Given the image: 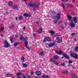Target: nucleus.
Returning <instances> with one entry per match:
<instances>
[{
    "label": "nucleus",
    "mask_w": 78,
    "mask_h": 78,
    "mask_svg": "<svg viewBox=\"0 0 78 78\" xmlns=\"http://www.w3.org/2000/svg\"><path fill=\"white\" fill-rule=\"evenodd\" d=\"M55 36H59V35L58 34H56L55 35Z\"/></svg>",
    "instance_id": "nucleus-54"
},
{
    "label": "nucleus",
    "mask_w": 78,
    "mask_h": 78,
    "mask_svg": "<svg viewBox=\"0 0 78 78\" xmlns=\"http://www.w3.org/2000/svg\"><path fill=\"white\" fill-rule=\"evenodd\" d=\"M35 74L38 76H40L41 74V73L39 71H37L35 72Z\"/></svg>",
    "instance_id": "nucleus-15"
},
{
    "label": "nucleus",
    "mask_w": 78,
    "mask_h": 78,
    "mask_svg": "<svg viewBox=\"0 0 78 78\" xmlns=\"http://www.w3.org/2000/svg\"><path fill=\"white\" fill-rule=\"evenodd\" d=\"M29 5L30 7L31 6H34L35 8H37L39 7V3H33L31 2H30L29 3Z\"/></svg>",
    "instance_id": "nucleus-1"
},
{
    "label": "nucleus",
    "mask_w": 78,
    "mask_h": 78,
    "mask_svg": "<svg viewBox=\"0 0 78 78\" xmlns=\"http://www.w3.org/2000/svg\"><path fill=\"white\" fill-rule=\"evenodd\" d=\"M39 55L41 56H43L44 55V52H41L40 53Z\"/></svg>",
    "instance_id": "nucleus-35"
},
{
    "label": "nucleus",
    "mask_w": 78,
    "mask_h": 78,
    "mask_svg": "<svg viewBox=\"0 0 78 78\" xmlns=\"http://www.w3.org/2000/svg\"><path fill=\"white\" fill-rule=\"evenodd\" d=\"M25 28H26V27L25 26L23 28V30H25Z\"/></svg>",
    "instance_id": "nucleus-57"
},
{
    "label": "nucleus",
    "mask_w": 78,
    "mask_h": 78,
    "mask_svg": "<svg viewBox=\"0 0 78 78\" xmlns=\"http://www.w3.org/2000/svg\"><path fill=\"white\" fill-rule=\"evenodd\" d=\"M54 58L55 59H58V58H59V57L58 55H55Z\"/></svg>",
    "instance_id": "nucleus-24"
},
{
    "label": "nucleus",
    "mask_w": 78,
    "mask_h": 78,
    "mask_svg": "<svg viewBox=\"0 0 78 78\" xmlns=\"http://www.w3.org/2000/svg\"><path fill=\"white\" fill-rule=\"evenodd\" d=\"M62 6L63 9H64V8H65V6H64V4H62Z\"/></svg>",
    "instance_id": "nucleus-45"
},
{
    "label": "nucleus",
    "mask_w": 78,
    "mask_h": 78,
    "mask_svg": "<svg viewBox=\"0 0 78 78\" xmlns=\"http://www.w3.org/2000/svg\"><path fill=\"white\" fill-rule=\"evenodd\" d=\"M14 28V24H13L10 27V29H13V28Z\"/></svg>",
    "instance_id": "nucleus-31"
},
{
    "label": "nucleus",
    "mask_w": 78,
    "mask_h": 78,
    "mask_svg": "<svg viewBox=\"0 0 78 78\" xmlns=\"http://www.w3.org/2000/svg\"><path fill=\"white\" fill-rule=\"evenodd\" d=\"M51 62H54V60H53V58H51Z\"/></svg>",
    "instance_id": "nucleus-47"
},
{
    "label": "nucleus",
    "mask_w": 78,
    "mask_h": 78,
    "mask_svg": "<svg viewBox=\"0 0 78 78\" xmlns=\"http://www.w3.org/2000/svg\"><path fill=\"white\" fill-rule=\"evenodd\" d=\"M13 9H17L18 8V5H14L12 7Z\"/></svg>",
    "instance_id": "nucleus-20"
},
{
    "label": "nucleus",
    "mask_w": 78,
    "mask_h": 78,
    "mask_svg": "<svg viewBox=\"0 0 78 78\" xmlns=\"http://www.w3.org/2000/svg\"><path fill=\"white\" fill-rule=\"evenodd\" d=\"M73 62V61L69 60V64H70L72 63V62Z\"/></svg>",
    "instance_id": "nucleus-39"
},
{
    "label": "nucleus",
    "mask_w": 78,
    "mask_h": 78,
    "mask_svg": "<svg viewBox=\"0 0 78 78\" xmlns=\"http://www.w3.org/2000/svg\"><path fill=\"white\" fill-rule=\"evenodd\" d=\"M12 2H10V6H12Z\"/></svg>",
    "instance_id": "nucleus-46"
},
{
    "label": "nucleus",
    "mask_w": 78,
    "mask_h": 78,
    "mask_svg": "<svg viewBox=\"0 0 78 78\" xmlns=\"http://www.w3.org/2000/svg\"><path fill=\"white\" fill-rule=\"evenodd\" d=\"M71 34L72 36H75V35H76V34L75 33H72Z\"/></svg>",
    "instance_id": "nucleus-40"
},
{
    "label": "nucleus",
    "mask_w": 78,
    "mask_h": 78,
    "mask_svg": "<svg viewBox=\"0 0 78 78\" xmlns=\"http://www.w3.org/2000/svg\"><path fill=\"white\" fill-rule=\"evenodd\" d=\"M34 78H39V77H38L37 76H34Z\"/></svg>",
    "instance_id": "nucleus-52"
},
{
    "label": "nucleus",
    "mask_w": 78,
    "mask_h": 78,
    "mask_svg": "<svg viewBox=\"0 0 78 78\" xmlns=\"http://www.w3.org/2000/svg\"><path fill=\"white\" fill-rule=\"evenodd\" d=\"M20 42H15L14 44V46H16L19 44H20Z\"/></svg>",
    "instance_id": "nucleus-23"
},
{
    "label": "nucleus",
    "mask_w": 78,
    "mask_h": 78,
    "mask_svg": "<svg viewBox=\"0 0 78 78\" xmlns=\"http://www.w3.org/2000/svg\"><path fill=\"white\" fill-rule=\"evenodd\" d=\"M3 36H4V35H3V34H1V36L2 37H3Z\"/></svg>",
    "instance_id": "nucleus-58"
},
{
    "label": "nucleus",
    "mask_w": 78,
    "mask_h": 78,
    "mask_svg": "<svg viewBox=\"0 0 78 78\" xmlns=\"http://www.w3.org/2000/svg\"><path fill=\"white\" fill-rule=\"evenodd\" d=\"M70 25L71 28H74V27H75V23H74L72 21L70 22Z\"/></svg>",
    "instance_id": "nucleus-6"
},
{
    "label": "nucleus",
    "mask_w": 78,
    "mask_h": 78,
    "mask_svg": "<svg viewBox=\"0 0 78 78\" xmlns=\"http://www.w3.org/2000/svg\"><path fill=\"white\" fill-rule=\"evenodd\" d=\"M77 7H78V4L77 5H76Z\"/></svg>",
    "instance_id": "nucleus-64"
},
{
    "label": "nucleus",
    "mask_w": 78,
    "mask_h": 78,
    "mask_svg": "<svg viewBox=\"0 0 78 78\" xmlns=\"http://www.w3.org/2000/svg\"><path fill=\"white\" fill-rule=\"evenodd\" d=\"M9 76H10V74H7L6 75V77H9Z\"/></svg>",
    "instance_id": "nucleus-38"
},
{
    "label": "nucleus",
    "mask_w": 78,
    "mask_h": 78,
    "mask_svg": "<svg viewBox=\"0 0 78 78\" xmlns=\"http://www.w3.org/2000/svg\"><path fill=\"white\" fill-rule=\"evenodd\" d=\"M23 16L25 17V18H27V17H30L31 15L28 13H25L23 14Z\"/></svg>",
    "instance_id": "nucleus-7"
},
{
    "label": "nucleus",
    "mask_w": 78,
    "mask_h": 78,
    "mask_svg": "<svg viewBox=\"0 0 78 78\" xmlns=\"http://www.w3.org/2000/svg\"><path fill=\"white\" fill-rule=\"evenodd\" d=\"M23 19V16H20L18 18V19H19V20H22Z\"/></svg>",
    "instance_id": "nucleus-28"
},
{
    "label": "nucleus",
    "mask_w": 78,
    "mask_h": 78,
    "mask_svg": "<svg viewBox=\"0 0 78 78\" xmlns=\"http://www.w3.org/2000/svg\"><path fill=\"white\" fill-rule=\"evenodd\" d=\"M71 14H72V15H75V13L74 12H72L71 13Z\"/></svg>",
    "instance_id": "nucleus-48"
},
{
    "label": "nucleus",
    "mask_w": 78,
    "mask_h": 78,
    "mask_svg": "<svg viewBox=\"0 0 78 78\" xmlns=\"http://www.w3.org/2000/svg\"><path fill=\"white\" fill-rule=\"evenodd\" d=\"M63 56L64 58H66V59H69L70 58V57L67 54H65V53H63Z\"/></svg>",
    "instance_id": "nucleus-12"
},
{
    "label": "nucleus",
    "mask_w": 78,
    "mask_h": 78,
    "mask_svg": "<svg viewBox=\"0 0 78 78\" xmlns=\"http://www.w3.org/2000/svg\"><path fill=\"white\" fill-rule=\"evenodd\" d=\"M24 42L25 44V47L26 48H27V49H28V50H30V48H29V47L28 46V41H26Z\"/></svg>",
    "instance_id": "nucleus-10"
},
{
    "label": "nucleus",
    "mask_w": 78,
    "mask_h": 78,
    "mask_svg": "<svg viewBox=\"0 0 78 78\" xmlns=\"http://www.w3.org/2000/svg\"><path fill=\"white\" fill-rule=\"evenodd\" d=\"M24 59V57L23 56H22L21 57V59L23 60V61L22 62V63H23V62H25V61Z\"/></svg>",
    "instance_id": "nucleus-27"
},
{
    "label": "nucleus",
    "mask_w": 78,
    "mask_h": 78,
    "mask_svg": "<svg viewBox=\"0 0 78 78\" xmlns=\"http://www.w3.org/2000/svg\"><path fill=\"white\" fill-rule=\"evenodd\" d=\"M68 73H69V72L68 71V70H66L65 72V74L66 75H68Z\"/></svg>",
    "instance_id": "nucleus-37"
},
{
    "label": "nucleus",
    "mask_w": 78,
    "mask_h": 78,
    "mask_svg": "<svg viewBox=\"0 0 78 78\" xmlns=\"http://www.w3.org/2000/svg\"><path fill=\"white\" fill-rule=\"evenodd\" d=\"M3 29H4V27H1V30H3Z\"/></svg>",
    "instance_id": "nucleus-50"
},
{
    "label": "nucleus",
    "mask_w": 78,
    "mask_h": 78,
    "mask_svg": "<svg viewBox=\"0 0 78 78\" xmlns=\"http://www.w3.org/2000/svg\"><path fill=\"white\" fill-rule=\"evenodd\" d=\"M14 40H15V38L13 37H12L10 38V41L11 42V44H12L13 42H14Z\"/></svg>",
    "instance_id": "nucleus-14"
},
{
    "label": "nucleus",
    "mask_w": 78,
    "mask_h": 78,
    "mask_svg": "<svg viewBox=\"0 0 78 78\" xmlns=\"http://www.w3.org/2000/svg\"><path fill=\"white\" fill-rule=\"evenodd\" d=\"M33 10H34V11H35L36 10V9H34Z\"/></svg>",
    "instance_id": "nucleus-62"
},
{
    "label": "nucleus",
    "mask_w": 78,
    "mask_h": 78,
    "mask_svg": "<svg viewBox=\"0 0 78 78\" xmlns=\"http://www.w3.org/2000/svg\"><path fill=\"white\" fill-rule=\"evenodd\" d=\"M30 75H33V74H34V73L33 72H31L30 73Z\"/></svg>",
    "instance_id": "nucleus-44"
},
{
    "label": "nucleus",
    "mask_w": 78,
    "mask_h": 78,
    "mask_svg": "<svg viewBox=\"0 0 78 78\" xmlns=\"http://www.w3.org/2000/svg\"><path fill=\"white\" fill-rule=\"evenodd\" d=\"M48 77H49L48 76H46L45 74H44L42 75V78H48Z\"/></svg>",
    "instance_id": "nucleus-17"
},
{
    "label": "nucleus",
    "mask_w": 78,
    "mask_h": 78,
    "mask_svg": "<svg viewBox=\"0 0 78 78\" xmlns=\"http://www.w3.org/2000/svg\"><path fill=\"white\" fill-rule=\"evenodd\" d=\"M73 69H74V66H72Z\"/></svg>",
    "instance_id": "nucleus-63"
},
{
    "label": "nucleus",
    "mask_w": 78,
    "mask_h": 78,
    "mask_svg": "<svg viewBox=\"0 0 78 78\" xmlns=\"http://www.w3.org/2000/svg\"><path fill=\"white\" fill-rule=\"evenodd\" d=\"M54 63L56 65H57V66L59 65V63H58V62H56V61H55V60H54Z\"/></svg>",
    "instance_id": "nucleus-26"
},
{
    "label": "nucleus",
    "mask_w": 78,
    "mask_h": 78,
    "mask_svg": "<svg viewBox=\"0 0 78 78\" xmlns=\"http://www.w3.org/2000/svg\"><path fill=\"white\" fill-rule=\"evenodd\" d=\"M71 57H73L74 58H75V59H78L77 55H75V54L71 53Z\"/></svg>",
    "instance_id": "nucleus-9"
},
{
    "label": "nucleus",
    "mask_w": 78,
    "mask_h": 78,
    "mask_svg": "<svg viewBox=\"0 0 78 78\" xmlns=\"http://www.w3.org/2000/svg\"><path fill=\"white\" fill-rule=\"evenodd\" d=\"M50 32L52 34H55V31H53V30H51Z\"/></svg>",
    "instance_id": "nucleus-33"
},
{
    "label": "nucleus",
    "mask_w": 78,
    "mask_h": 78,
    "mask_svg": "<svg viewBox=\"0 0 78 78\" xmlns=\"http://www.w3.org/2000/svg\"><path fill=\"white\" fill-rule=\"evenodd\" d=\"M23 78H31V76H30L28 75L27 76V77H26V76H25V74H23Z\"/></svg>",
    "instance_id": "nucleus-16"
},
{
    "label": "nucleus",
    "mask_w": 78,
    "mask_h": 78,
    "mask_svg": "<svg viewBox=\"0 0 78 78\" xmlns=\"http://www.w3.org/2000/svg\"><path fill=\"white\" fill-rule=\"evenodd\" d=\"M46 40L49 41H51V40L50 38V37H46L44 38V40L43 41V42H46Z\"/></svg>",
    "instance_id": "nucleus-5"
},
{
    "label": "nucleus",
    "mask_w": 78,
    "mask_h": 78,
    "mask_svg": "<svg viewBox=\"0 0 78 78\" xmlns=\"http://www.w3.org/2000/svg\"><path fill=\"white\" fill-rule=\"evenodd\" d=\"M9 5L10 6V2H9Z\"/></svg>",
    "instance_id": "nucleus-59"
},
{
    "label": "nucleus",
    "mask_w": 78,
    "mask_h": 78,
    "mask_svg": "<svg viewBox=\"0 0 78 78\" xmlns=\"http://www.w3.org/2000/svg\"><path fill=\"white\" fill-rule=\"evenodd\" d=\"M75 50L76 51H78V46L75 47Z\"/></svg>",
    "instance_id": "nucleus-36"
},
{
    "label": "nucleus",
    "mask_w": 78,
    "mask_h": 78,
    "mask_svg": "<svg viewBox=\"0 0 78 78\" xmlns=\"http://www.w3.org/2000/svg\"><path fill=\"white\" fill-rule=\"evenodd\" d=\"M69 0H65V2H69Z\"/></svg>",
    "instance_id": "nucleus-51"
},
{
    "label": "nucleus",
    "mask_w": 78,
    "mask_h": 78,
    "mask_svg": "<svg viewBox=\"0 0 78 78\" xmlns=\"http://www.w3.org/2000/svg\"><path fill=\"white\" fill-rule=\"evenodd\" d=\"M33 36L34 37H36V34L35 33L33 34Z\"/></svg>",
    "instance_id": "nucleus-41"
},
{
    "label": "nucleus",
    "mask_w": 78,
    "mask_h": 78,
    "mask_svg": "<svg viewBox=\"0 0 78 78\" xmlns=\"http://www.w3.org/2000/svg\"><path fill=\"white\" fill-rule=\"evenodd\" d=\"M56 40H58H58H59V37H57L56 38Z\"/></svg>",
    "instance_id": "nucleus-49"
},
{
    "label": "nucleus",
    "mask_w": 78,
    "mask_h": 78,
    "mask_svg": "<svg viewBox=\"0 0 78 78\" xmlns=\"http://www.w3.org/2000/svg\"><path fill=\"white\" fill-rule=\"evenodd\" d=\"M71 75L72 76V78H76L75 74H71Z\"/></svg>",
    "instance_id": "nucleus-19"
},
{
    "label": "nucleus",
    "mask_w": 78,
    "mask_h": 78,
    "mask_svg": "<svg viewBox=\"0 0 78 78\" xmlns=\"http://www.w3.org/2000/svg\"><path fill=\"white\" fill-rule=\"evenodd\" d=\"M60 66H63V67H66V64L64 63H62L59 65Z\"/></svg>",
    "instance_id": "nucleus-22"
},
{
    "label": "nucleus",
    "mask_w": 78,
    "mask_h": 78,
    "mask_svg": "<svg viewBox=\"0 0 78 78\" xmlns=\"http://www.w3.org/2000/svg\"><path fill=\"white\" fill-rule=\"evenodd\" d=\"M36 23L37 24H39V23L38 21L36 22Z\"/></svg>",
    "instance_id": "nucleus-55"
},
{
    "label": "nucleus",
    "mask_w": 78,
    "mask_h": 78,
    "mask_svg": "<svg viewBox=\"0 0 78 78\" xmlns=\"http://www.w3.org/2000/svg\"><path fill=\"white\" fill-rule=\"evenodd\" d=\"M62 73L63 74H65V72H62Z\"/></svg>",
    "instance_id": "nucleus-60"
},
{
    "label": "nucleus",
    "mask_w": 78,
    "mask_h": 78,
    "mask_svg": "<svg viewBox=\"0 0 78 78\" xmlns=\"http://www.w3.org/2000/svg\"><path fill=\"white\" fill-rule=\"evenodd\" d=\"M67 7L68 8V7H70L71 8H72V5L71 4H69L67 5Z\"/></svg>",
    "instance_id": "nucleus-32"
},
{
    "label": "nucleus",
    "mask_w": 78,
    "mask_h": 78,
    "mask_svg": "<svg viewBox=\"0 0 78 78\" xmlns=\"http://www.w3.org/2000/svg\"><path fill=\"white\" fill-rule=\"evenodd\" d=\"M51 13L53 15H55V14H56V12H55L54 11H52Z\"/></svg>",
    "instance_id": "nucleus-34"
},
{
    "label": "nucleus",
    "mask_w": 78,
    "mask_h": 78,
    "mask_svg": "<svg viewBox=\"0 0 78 78\" xmlns=\"http://www.w3.org/2000/svg\"><path fill=\"white\" fill-rule=\"evenodd\" d=\"M20 36L21 37H20V40H22V41H27V40L25 39V38H24V37H23V35H21Z\"/></svg>",
    "instance_id": "nucleus-13"
},
{
    "label": "nucleus",
    "mask_w": 78,
    "mask_h": 78,
    "mask_svg": "<svg viewBox=\"0 0 78 78\" xmlns=\"http://www.w3.org/2000/svg\"><path fill=\"white\" fill-rule=\"evenodd\" d=\"M51 17H52V18L55 19V17H56L57 16H54L52 15L51 16Z\"/></svg>",
    "instance_id": "nucleus-43"
},
{
    "label": "nucleus",
    "mask_w": 78,
    "mask_h": 78,
    "mask_svg": "<svg viewBox=\"0 0 78 78\" xmlns=\"http://www.w3.org/2000/svg\"><path fill=\"white\" fill-rule=\"evenodd\" d=\"M15 19L16 20H18V18H17V17H16L15 18Z\"/></svg>",
    "instance_id": "nucleus-53"
},
{
    "label": "nucleus",
    "mask_w": 78,
    "mask_h": 78,
    "mask_svg": "<svg viewBox=\"0 0 78 78\" xmlns=\"http://www.w3.org/2000/svg\"><path fill=\"white\" fill-rule=\"evenodd\" d=\"M55 51L56 52V53L58 55H61V54H62V55H63V53H64L62 52V51L61 50L59 51Z\"/></svg>",
    "instance_id": "nucleus-11"
},
{
    "label": "nucleus",
    "mask_w": 78,
    "mask_h": 78,
    "mask_svg": "<svg viewBox=\"0 0 78 78\" xmlns=\"http://www.w3.org/2000/svg\"><path fill=\"white\" fill-rule=\"evenodd\" d=\"M38 33H41L42 32V29L41 28H40L38 31Z\"/></svg>",
    "instance_id": "nucleus-29"
},
{
    "label": "nucleus",
    "mask_w": 78,
    "mask_h": 78,
    "mask_svg": "<svg viewBox=\"0 0 78 78\" xmlns=\"http://www.w3.org/2000/svg\"><path fill=\"white\" fill-rule=\"evenodd\" d=\"M73 21L75 23H76L78 22V20H77L78 18L77 17L74 16L73 18Z\"/></svg>",
    "instance_id": "nucleus-8"
},
{
    "label": "nucleus",
    "mask_w": 78,
    "mask_h": 78,
    "mask_svg": "<svg viewBox=\"0 0 78 78\" xmlns=\"http://www.w3.org/2000/svg\"><path fill=\"white\" fill-rule=\"evenodd\" d=\"M67 17L68 19L70 20L72 19V17L70 16L69 15V14L67 15Z\"/></svg>",
    "instance_id": "nucleus-25"
},
{
    "label": "nucleus",
    "mask_w": 78,
    "mask_h": 78,
    "mask_svg": "<svg viewBox=\"0 0 78 78\" xmlns=\"http://www.w3.org/2000/svg\"><path fill=\"white\" fill-rule=\"evenodd\" d=\"M22 65L24 66V67H27L28 66V65H27L26 63H22Z\"/></svg>",
    "instance_id": "nucleus-18"
},
{
    "label": "nucleus",
    "mask_w": 78,
    "mask_h": 78,
    "mask_svg": "<svg viewBox=\"0 0 78 78\" xmlns=\"http://www.w3.org/2000/svg\"><path fill=\"white\" fill-rule=\"evenodd\" d=\"M16 78H19V76H18L16 77Z\"/></svg>",
    "instance_id": "nucleus-61"
},
{
    "label": "nucleus",
    "mask_w": 78,
    "mask_h": 78,
    "mask_svg": "<svg viewBox=\"0 0 78 78\" xmlns=\"http://www.w3.org/2000/svg\"><path fill=\"white\" fill-rule=\"evenodd\" d=\"M62 41V38H61V39L58 40V41H57V43H61Z\"/></svg>",
    "instance_id": "nucleus-21"
},
{
    "label": "nucleus",
    "mask_w": 78,
    "mask_h": 78,
    "mask_svg": "<svg viewBox=\"0 0 78 78\" xmlns=\"http://www.w3.org/2000/svg\"><path fill=\"white\" fill-rule=\"evenodd\" d=\"M46 45H48L49 47H53V46H55V45L56 44V42L54 41L52 43H50L49 44L48 43H46Z\"/></svg>",
    "instance_id": "nucleus-2"
},
{
    "label": "nucleus",
    "mask_w": 78,
    "mask_h": 78,
    "mask_svg": "<svg viewBox=\"0 0 78 78\" xmlns=\"http://www.w3.org/2000/svg\"><path fill=\"white\" fill-rule=\"evenodd\" d=\"M22 75V73L20 72L16 74V75H18V76L19 75Z\"/></svg>",
    "instance_id": "nucleus-30"
},
{
    "label": "nucleus",
    "mask_w": 78,
    "mask_h": 78,
    "mask_svg": "<svg viewBox=\"0 0 78 78\" xmlns=\"http://www.w3.org/2000/svg\"><path fill=\"white\" fill-rule=\"evenodd\" d=\"M3 43L5 44L4 45L5 48H8L9 47V46L10 45L6 41H4Z\"/></svg>",
    "instance_id": "nucleus-4"
},
{
    "label": "nucleus",
    "mask_w": 78,
    "mask_h": 78,
    "mask_svg": "<svg viewBox=\"0 0 78 78\" xmlns=\"http://www.w3.org/2000/svg\"><path fill=\"white\" fill-rule=\"evenodd\" d=\"M73 3H75V0H73Z\"/></svg>",
    "instance_id": "nucleus-56"
},
{
    "label": "nucleus",
    "mask_w": 78,
    "mask_h": 78,
    "mask_svg": "<svg viewBox=\"0 0 78 78\" xmlns=\"http://www.w3.org/2000/svg\"><path fill=\"white\" fill-rule=\"evenodd\" d=\"M57 16H57L56 17L57 20L56 21V20H54V22L55 23H57V22H58V20L59 19H60V18H61L60 16H61V13H58L57 14Z\"/></svg>",
    "instance_id": "nucleus-3"
},
{
    "label": "nucleus",
    "mask_w": 78,
    "mask_h": 78,
    "mask_svg": "<svg viewBox=\"0 0 78 78\" xmlns=\"http://www.w3.org/2000/svg\"><path fill=\"white\" fill-rule=\"evenodd\" d=\"M62 20H60L59 21L58 24H60L62 22Z\"/></svg>",
    "instance_id": "nucleus-42"
}]
</instances>
